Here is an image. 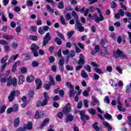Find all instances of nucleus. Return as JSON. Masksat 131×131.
<instances>
[{"label": "nucleus", "instance_id": "nucleus-1", "mask_svg": "<svg viewBox=\"0 0 131 131\" xmlns=\"http://www.w3.org/2000/svg\"><path fill=\"white\" fill-rule=\"evenodd\" d=\"M44 99L42 100V101H37L36 103V106L37 107V108L39 107H43L45 106H46V105H48V101H49V98L48 97V93L47 92H44Z\"/></svg>", "mask_w": 131, "mask_h": 131}, {"label": "nucleus", "instance_id": "nucleus-2", "mask_svg": "<svg viewBox=\"0 0 131 131\" xmlns=\"http://www.w3.org/2000/svg\"><path fill=\"white\" fill-rule=\"evenodd\" d=\"M113 57L114 58H119L121 57V59H125L126 58V55L123 54V52L119 49H117V51L114 52Z\"/></svg>", "mask_w": 131, "mask_h": 131}, {"label": "nucleus", "instance_id": "nucleus-3", "mask_svg": "<svg viewBox=\"0 0 131 131\" xmlns=\"http://www.w3.org/2000/svg\"><path fill=\"white\" fill-rule=\"evenodd\" d=\"M66 85L68 86V88H69L70 89L69 96L70 98H72V96H73V94H74V95L76 94V92L74 91V86H73V85H72L71 82H67L66 83Z\"/></svg>", "mask_w": 131, "mask_h": 131}, {"label": "nucleus", "instance_id": "nucleus-4", "mask_svg": "<svg viewBox=\"0 0 131 131\" xmlns=\"http://www.w3.org/2000/svg\"><path fill=\"white\" fill-rule=\"evenodd\" d=\"M12 84L14 86H17V79L13 78L12 79V76H9L7 80V86H11Z\"/></svg>", "mask_w": 131, "mask_h": 131}, {"label": "nucleus", "instance_id": "nucleus-5", "mask_svg": "<svg viewBox=\"0 0 131 131\" xmlns=\"http://www.w3.org/2000/svg\"><path fill=\"white\" fill-rule=\"evenodd\" d=\"M75 28V29L78 30L80 32H83V31H84V27H82V24L80 23L79 20H77L76 21Z\"/></svg>", "mask_w": 131, "mask_h": 131}, {"label": "nucleus", "instance_id": "nucleus-6", "mask_svg": "<svg viewBox=\"0 0 131 131\" xmlns=\"http://www.w3.org/2000/svg\"><path fill=\"white\" fill-rule=\"evenodd\" d=\"M39 49V47L33 43L31 46V50L34 57H38V54L37 53V50Z\"/></svg>", "mask_w": 131, "mask_h": 131}, {"label": "nucleus", "instance_id": "nucleus-7", "mask_svg": "<svg viewBox=\"0 0 131 131\" xmlns=\"http://www.w3.org/2000/svg\"><path fill=\"white\" fill-rule=\"evenodd\" d=\"M52 39V36L50 35V33H47L46 35L45 36L43 42H42V47H45L47 46V43L50 41Z\"/></svg>", "mask_w": 131, "mask_h": 131}, {"label": "nucleus", "instance_id": "nucleus-8", "mask_svg": "<svg viewBox=\"0 0 131 131\" xmlns=\"http://www.w3.org/2000/svg\"><path fill=\"white\" fill-rule=\"evenodd\" d=\"M78 112L80 114L81 120H84V119H86V120H89V119H90V117L85 115V110L79 111Z\"/></svg>", "mask_w": 131, "mask_h": 131}, {"label": "nucleus", "instance_id": "nucleus-9", "mask_svg": "<svg viewBox=\"0 0 131 131\" xmlns=\"http://www.w3.org/2000/svg\"><path fill=\"white\" fill-rule=\"evenodd\" d=\"M117 104H118L117 105L118 110H119V111H121V112H125V108L122 107V103H121V102H120V99L119 98L117 99Z\"/></svg>", "mask_w": 131, "mask_h": 131}, {"label": "nucleus", "instance_id": "nucleus-10", "mask_svg": "<svg viewBox=\"0 0 131 131\" xmlns=\"http://www.w3.org/2000/svg\"><path fill=\"white\" fill-rule=\"evenodd\" d=\"M49 27L48 26L41 27L39 28L38 32L40 34H43L46 31H48L49 30Z\"/></svg>", "mask_w": 131, "mask_h": 131}, {"label": "nucleus", "instance_id": "nucleus-11", "mask_svg": "<svg viewBox=\"0 0 131 131\" xmlns=\"http://www.w3.org/2000/svg\"><path fill=\"white\" fill-rule=\"evenodd\" d=\"M79 59L78 61V65H83L84 63H85V60H84V56L83 54H80L79 56Z\"/></svg>", "mask_w": 131, "mask_h": 131}, {"label": "nucleus", "instance_id": "nucleus-12", "mask_svg": "<svg viewBox=\"0 0 131 131\" xmlns=\"http://www.w3.org/2000/svg\"><path fill=\"white\" fill-rule=\"evenodd\" d=\"M71 110V106L70 103H68L66 107L63 110V113L64 114H67L68 113H69Z\"/></svg>", "mask_w": 131, "mask_h": 131}, {"label": "nucleus", "instance_id": "nucleus-13", "mask_svg": "<svg viewBox=\"0 0 131 131\" xmlns=\"http://www.w3.org/2000/svg\"><path fill=\"white\" fill-rule=\"evenodd\" d=\"M35 84L37 86L36 90H39L41 88V85L42 84V83L41 82V80L40 79H36L35 80Z\"/></svg>", "mask_w": 131, "mask_h": 131}, {"label": "nucleus", "instance_id": "nucleus-14", "mask_svg": "<svg viewBox=\"0 0 131 131\" xmlns=\"http://www.w3.org/2000/svg\"><path fill=\"white\" fill-rule=\"evenodd\" d=\"M94 10H95V8L94 7H90L89 8H86L85 10V13L83 14L84 16H88V14H89V13L94 12Z\"/></svg>", "mask_w": 131, "mask_h": 131}, {"label": "nucleus", "instance_id": "nucleus-15", "mask_svg": "<svg viewBox=\"0 0 131 131\" xmlns=\"http://www.w3.org/2000/svg\"><path fill=\"white\" fill-rule=\"evenodd\" d=\"M90 92H91V87H88L85 91L83 92V96H84V97H89V95H90Z\"/></svg>", "mask_w": 131, "mask_h": 131}, {"label": "nucleus", "instance_id": "nucleus-16", "mask_svg": "<svg viewBox=\"0 0 131 131\" xmlns=\"http://www.w3.org/2000/svg\"><path fill=\"white\" fill-rule=\"evenodd\" d=\"M73 116L72 115H69L66 118L65 122H70V121H72V120H73Z\"/></svg>", "mask_w": 131, "mask_h": 131}, {"label": "nucleus", "instance_id": "nucleus-17", "mask_svg": "<svg viewBox=\"0 0 131 131\" xmlns=\"http://www.w3.org/2000/svg\"><path fill=\"white\" fill-rule=\"evenodd\" d=\"M19 65H20V61H17L14 63L12 69V72H15V70H16V69L18 66H19Z\"/></svg>", "mask_w": 131, "mask_h": 131}, {"label": "nucleus", "instance_id": "nucleus-18", "mask_svg": "<svg viewBox=\"0 0 131 131\" xmlns=\"http://www.w3.org/2000/svg\"><path fill=\"white\" fill-rule=\"evenodd\" d=\"M92 105L95 106V105H100V102L99 100L95 97H92Z\"/></svg>", "mask_w": 131, "mask_h": 131}, {"label": "nucleus", "instance_id": "nucleus-19", "mask_svg": "<svg viewBox=\"0 0 131 131\" xmlns=\"http://www.w3.org/2000/svg\"><path fill=\"white\" fill-rule=\"evenodd\" d=\"M50 120V119L49 118H46L43 122V123L40 126V128H42L43 126H47L48 124H49V121Z\"/></svg>", "mask_w": 131, "mask_h": 131}, {"label": "nucleus", "instance_id": "nucleus-20", "mask_svg": "<svg viewBox=\"0 0 131 131\" xmlns=\"http://www.w3.org/2000/svg\"><path fill=\"white\" fill-rule=\"evenodd\" d=\"M99 123L98 122H95L94 124H92V127L96 130V131H99L100 128L99 126H98Z\"/></svg>", "mask_w": 131, "mask_h": 131}, {"label": "nucleus", "instance_id": "nucleus-21", "mask_svg": "<svg viewBox=\"0 0 131 131\" xmlns=\"http://www.w3.org/2000/svg\"><path fill=\"white\" fill-rule=\"evenodd\" d=\"M24 126H26V129L30 130L32 129V122H29L27 125H25Z\"/></svg>", "mask_w": 131, "mask_h": 131}, {"label": "nucleus", "instance_id": "nucleus-22", "mask_svg": "<svg viewBox=\"0 0 131 131\" xmlns=\"http://www.w3.org/2000/svg\"><path fill=\"white\" fill-rule=\"evenodd\" d=\"M105 19V17L103 16L102 15V13H100L99 15V18L98 17V19H95V22L96 23H99L100 21H103V20Z\"/></svg>", "mask_w": 131, "mask_h": 131}, {"label": "nucleus", "instance_id": "nucleus-23", "mask_svg": "<svg viewBox=\"0 0 131 131\" xmlns=\"http://www.w3.org/2000/svg\"><path fill=\"white\" fill-rule=\"evenodd\" d=\"M25 80V79L24 78V76L23 75H21L19 77L18 84H22V83H23V82H24Z\"/></svg>", "mask_w": 131, "mask_h": 131}, {"label": "nucleus", "instance_id": "nucleus-24", "mask_svg": "<svg viewBox=\"0 0 131 131\" xmlns=\"http://www.w3.org/2000/svg\"><path fill=\"white\" fill-rule=\"evenodd\" d=\"M3 38L7 39V40H11V39H14V36H13L12 35H4Z\"/></svg>", "mask_w": 131, "mask_h": 131}, {"label": "nucleus", "instance_id": "nucleus-25", "mask_svg": "<svg viewBox=\"0 0 131 131\" xmlns=\"http://www.w3.org/2000/svg\"><path fill=\"white\" fill-rule=\"evenodd\" d=\"M100 54L102 57H105L106 55H109V52L107 49H105V52L103 51H100Z\"/></svg>", "mask_w": 131, "mask_h": 131}, {"label": "nucleus", "instance_id": "nucleus-26", "mask_svg": "<svg viewBox=\"0 0 131 131\" xmlns=\"http://www.w3.org/2000/svg\"><path fill=\"white\" fill-rule=\"evenodd\" d=\"M81 76L83 77V78H89V76L88 75V74L84 71H81Z\"/></svg>", "mask_w": 131, "mask_h": 131}, {"label": "nucleus", "instance_id": "nucleus-27", "mask_svg": "<svg viewBox=\"0 0 131 131\" xmlns=\"http://www.w3.org/2000/svg\"><path fill=\"white\" fill-rule=\"evenodd\" d=\"M14 93H11L9 96L8 97V100L9 102H13L14 101V99L15 98V96L13 95Z\"/></svg>", "mask_w": 131, "mask_h": 131}, {"label": "nucleus", "instance_id": "nucleus-28", "mask_svg": "<svg viewBox=\"0 0 131 131\" xmlns=\"http://www.w3.org/2000/svg\"><path fill=\"white\" fill-rule=\"evenodd\" d=\"M26 80L28 82H32L34 80V77L33 76H29L27 78Z\"/></svg>", "mask_w": 131, "mask_h": 131}, {"label": "nucleus", "instance_id": "nucleus-29", "mask_svg": "<svg viewBox=\"0 0 131 131\" xmlns=\"http://www.w3.org/2000/svg\"><path fill=\"white\" fill-rule=\"evenodd\" d=\"M19 122H20V119L19 118L15 119L14 123L15 127H17V126H19Z\"/></svg>", "mask_w": 131, "mask_h": 131}, {"label": "nucleus", "instance_id": "nucleus-30", "mask_svg": "<svg viewBox=\"0 0 131 131\" xmlns=\"http://www.w3.org/2000/svg\"><path fill=\"white\" fill-rule=\"evenodd\" d=\"M57 7L58 9H64V2L63 1H60L58 3Z\"/></svg>", "mask_w": 131, "mask_h": 131}, {"label": "nucleus", "instance_id": "nucleus-31", "mask_svg": "<svg viewBox=\"0 0 131 131\" xmlns=\"http://www.w3.org/2000/svg\"><path fill=\"white\" fill-rule=\"evenodd\" d=\"M46 9L48 12H50V13H51L52 14H54V10L51 8L50 5H47L46 6Z\"/></svg>", "mask_w": 131, "mask_h": 131}, {"label": "nucleus", "instance_id": "nucleus-32", "mask_svg": "<svg viewBox=\"0 0 131 131\" xmlns=\"http://www.w3.org/2000/svg\"><path fill=\"white\" fill-rule=\"evenodd\" d=\"M104 117L108 120L112 119V116H111V115L109 114L108 113H106L104 115Z\"/></svg>", "mask_w": 131, "mask_h": 131}, {"label": "nucleus", "instance_id": "nucleus-33", "mask_svg": "<svg viewBox=\"0 0 131 131\" xmlns=\"http://www.w3.org/2000/svg\"><path fill=\"white\" fill-rule=\"evenodd\" d=\"M26 3L28 7H32V6H33V2H32V1L28 0L26 1Z\"/></svg>", "mask_w": 131, "mask_h": 131}, {"label": "nucleus", "instance_id": "nucleus-34", "mask_svg": "<svg viewBox=\"0 0 131 131\" xmlns=\"http://www.w3.org/2000/svg\"><path fill=\"white\" fill-rule=\"evenodd\" d=\"M60 23L62 24V25H66V22H65V18H64V16L63 15L60 16Z\"/></svg>", "mask_w": 131, "mask_h": 131}, {"label": "nucleus", "instance_id": "nucleus-35", "mask_svg": "<svg viewBox=\"0 0 131 131\" xmlns=\"http://www.w3.org/2000/svg\"><path fill=\"white\" fill-rule=\"evenodd\" d=\"M72 14L73 17H74L75 20H76V21H77V20H79L78 19V16L77 15V13L75 12V11H72Z\"/></svg>", "mask_w": 131, "mask_h": 131}, {"label": "nucleus", "instance_id": "nucleus-36", "mask_svg": "<svg viewBox=\"0 0 131 131\" xmlns=\"http://www.w3.org/2000/svg\"><path fill=\"white\" fill-rule=\"evenodd\" d=\"M70 57L73 58V57H75V51L74 50H71L69 54Z\"/></svg>", "mask_w": 131, "mask_h": 131}, {"label": "nucleus", "instance_id": "nucleus-37", "mask_svg": "<svg viewBox=\"0 0 131 131\" xmlns=\"http://www.w3.org/2000/svg\"><path fill=\"white\" fill-rule=\"evenodd\" d=\"M56 32H57V34L58 36H59V37H60V38H61L62 39H63V40H65V38L64 37V35H63V34H62V33H61L59 31H57Z\"/></svg>", "mask_w": 131, "mask_h": 131}, {"label": "nucleus", "instance_id": "nucleus-38", "mask_svg": "<svg viewBox=\"0 0 131 131\" xmlns=\"http://www.w3.org/2000/svg\"><path fill=\"white\" fill-rule=\"evenodd\" d=\"M94 70L96 71V73H98V74H103V71L98 68H95Z\"/></svg>", "mask_w": 131, "mask_h": 131}, {"label": "nucleus", "instance_id": "nucleus-39", "mask_svg": "<svg viewBox=\"0 0 131 131\" xmlns=\"http://www.w3.org/2000/svg\"><path fill=\"white\" fill-rule=\"evenodd\" d=\"M9 59V56L8 55L5 56L4 57L2 58L1 61V63H6V61Z\"/></svg>", "mask_w": 131, "mask_h": 131}, {"label": "nucleus", "instance_id": "nucleus-40", "mask_svg": "<svg viewBox=\"0 0 131 131\" xmlns=\"http://www.w3.org/2000/svg\"><path fill=\"white\" fill-rule=\"evenodd\" d=\"M66 68L68 71H72V70L74 69L72 66H70L69 65H67L66 66Z\"/></svg>", "mask_w": 131, "mask_h": 131}, {"label": "nucleus", "instance_id": "nucleus-41", "mask_svg": "<svg viewBox=\"0 0 131 131\" xmlns=\"http://www.w3.org/2000/svg\"><path fill=\"white\" fill-rule=\"evenodd\" d=\"M65 62V59L63 57H61L59 59V61L58 62V64H61V65H64V63Z\"/></svg>", "mask_w": 131, "mask_h": 131}, {"label": "nucleus", "instance_id": "nucleus-42", "mask_svg": "<svg viewBox=\"0 0 131 131\" xmlns=\"http://www.w3.org/2000/svg\"><path fill=\"white\" fill-rule=\"evenodd\" d=\"M28 95L30 98H32L34 96V91L33 90H30L28 92Z\"/></svg>", "mask_w": 131, "mask_h": 131}, {"label": "nucleus", "instance_id": "nucleus-43", "mask_svg": "<svg viewBox=\"0 0 131 131\" xmlns=\"http://www.w3.org/2000/svg\"><path fill=\"white\" fill-rule=\"evenodd\" d=\"M18 105L17 104H15L13 105V107H12L13 112H17V111H18Z\"/></svg>", "mask_w": 131, "mask_h": 131}, {"label": "nucleus", "instance_id": "nucleus-44", "mask_svg": "<svg viewBox=\"0 0 131 131\" xmlns=\"http://www.w3.org/2000/svg\"><path fill=\"white\" fill-rule=\"evenodd\" d=\"M34 118L35 119H38V118H40V116L39 115V112L38 111H37L35 113V115L34 116Z\"/></svg>", "mask_w": 131, "mask_h": 131}, {"label": "nucleus", "instance_id": "nucleus-45", "mask_svg": "<svg viewBox=\"0 0 131 131\" xmlns=\"http://www.w3.org/2000/svg\"><path fill=\"white\" fill-rule=\"evenodd\" d=\"M55 41L59 46L61 45V44L62 43V41H61V39L59 38L58 37L55 38Z\"/></svg>", "mask_w": 131, "mask_h": 131}, {"label": "nucleus", "instance_id": "nucleus-46", "mask_svg": "<svg viewBox=\"0 0 131 131\" xmlns=\"http://www.w3.org/2000/svg\"><path fill=\"white\" fill-rule=\"evenodd\" d=\"M75 32L72 31L71 32H68L67 33V35L69 38H71V37L74 34Z\"/></svg>", "mask_w": 131, "mask_h": 131}, {"label": "nucleus", "instance_id": "nucleus-47", "mask_svg": "<svg viewBox=\"0 0 131 131\" xmlns=\"http://www.w3.org/2000/svg\"><path fill=\"white\" fill-rule=\"evenodd\" d=\"M30 39H31V40H34L36 41L37 40V36H34L33 35L30 36Z\"/></svg>", "mask_w": 131, "mask_h": 131}, {"label": "nucleus", "instance_id": "nucleus-48", "mask_svg": "<svg viewBox=\"0 0 131 131\" xmlns=\"http://www.w3.org/2000/svg\"><path fill=\"white\" fill-rule=\"evenodd\" d=\"M14 10L16 13H19L21 11V8L18 6L14 7Z\"/></svg>", "mask_w": 131, "mask_h": 131}, {"label": "nucleus", "instance_id": "nucleus-49", "mask_svg": "<svg viewBox=\"0 0 131 131\" xmlns=\"http://www.w3.org/2000/svg\"><path fill=\"white\" fill-rule=\"evenodd\" d=\"M77 108L78 109H81L82 108V101H80L77 104Z\"/></svg>", "mask_w": 131, "mask_h": 131}, {"label": "nucleus", "instance_id": "nucleus-50", "mask_svg": "<svg viewBox=\"0 0 131 131\" xmlns=\"http://www.w3.org/2000/svg\"><path fill=\"white\" fill-rule=\"evenodd\" d=\"M84 68L86 71H88V72H92V69L91 68V66H90V65H87L84 67Z\"/></svg>", "mask_w": 131, "mask_h": 131}, {"label": "nucleus", "instance_id": "nucleus-51", "mask_svg": "<svg viewBox=\"0 0 131 131\" xmlns=\"http://www.w3.org/2000/svg\"><path fill=\"white\" fill-rule=\"evenodd\" d=\"M66 20H70L71 19V15L69 13H67L66 15Z\"/></svg>", "mask_w": 131, "mask_h": 131}, {"label": "nucleus", "instance_id": "nucleus-52", "mask_svg": "<svg viewBox=\"0 0 131 131\" xmlns=\"http://www.w3.org/2000/svg\"><path fill=\"white\" fill-rule=\"evenodd\" d=\"M50 84L51 85H54L55 84V80H54V78L50 77Z\"/></svg>", "mask_w": 131, "mask_h": 131}, {"label": "nucleus", "instance_id": "nucleus-53", "mask_svg": "<svg viewBox=\"0 0 131 131\" xmlns=\"http://www.w3.org/2000/svg\"><path fill=\"white\" fill-rule=\"evenodd\" d=\"M104 102H106V103H107V104H110V100H109V96H105L104 97Z\"/></svg>", "mask_w": 131, "mask_h": 131}, {"label": "nucleus", "instance_id": "nucleus-54", "mask_svg": "<svg viewBox=\"0 0 131 131\" xmlns=\"http://www.w3.org/2000/svg\"><path fill=\"white\" fill-rule=\"evenodd\" d=\"M58 67L61 72H64V64H58Z\"/></svg>", "mask_w": 131, "mask_h": 131}, {"label": "nucleus", "instance_id": "nucleus-55", "mask_svg": "<svg viewBox=\"0 0 131 131\" xmlns=\"http://www.w3.org/2000/svg\"><path fill=\"white\" fill-rule=\"evenodd\" d=\"M5 111H6V106L3 105L2 106H1V110H0V113H4V112H5Z\"/></svg>", "mask_w": 131, "mask_h": 131}, {"label": "nucleus", "instance_id": "nucleus-56", "mask_svg": "<svg viewBox=\"0 0 131 131\" xmlns=\"http://www.w3.org/2000/svg\"><path fill=\"white\" fill-rule=\"evenodd\" d=\"M89 112L90 114H92V115L96 114V111H95V109L94 108L89 109Z\"/></svg>", "mask_w": 131, "mask_h": 131}, {"label": "nucleus", "instance_id": "nucleus-57", "mask_svg": "<svg viewBox=\"0 0 131 131\" xmlns=\"http://www.w3.org/2000/svg\"><path fill=\"white\" fill-rule=\"evenodd\" d=\"M49 61L50 63H54L55 62V57L54 56H51L49 58Z\"/></svg>", "mask_w": 131, "mask_h": 131}, {"label": "nucleus", "instance_id": "nucleus-58", "mask_svg": "<svg viewBox=\"0 0 131 131\" xmlns=\"http://www.w3.org/2000/svg\"><path fill=\"white\" fill-rule=\"evenodd\" d=\"M11 93H13V95L14 97H15V96H16V97H18V96H19V95H20V92L19 91H13Z\"/></svg>", "mask_w": 131, "mask_h": 131}, {"label": "nucleus", "instance_id": "nucleus-59", "mask_svg": "<svg viewBox=\"0 0 131 131\" xmlns=\"http://www.w3.org/2000/svg\"><path fill=\"white\" fill-rule=\"evenodd\" d=\"M20 71L21 73H27V69H26L25 67L21 68Z\"/></svg>", "mask_w": 131, "mask_h": 131}, {"label": "nucleus", "instance_id": "nucleus-60", "mask_svg": "<svg viewBox=\"0 0 131 131\" xmlns=\"http://www.w3.org/2000/svg\"><path fill=\"white\" fill-rule=\"evenodd\" d=\"M124 104L125 106V107H126L127 108V107H131V104H129L128 103V102H127V100H125L124 102Z\"/></svg>", "mask_w": 131, "mask_h": 131}, {"label": "nucleus", "instance_id": "nucleus-61", "mask_svg": "<svg viewBox=\"0 0 131 131\" xmlns=\"http://www.w3.org/2000/svg\"><path fill=\"white\" fill-rule=\"evenodd\" d=\"M32 65L33 67H37L38 66L39 63L37 62V61H33L32 63Z\"/></svg>", "mask_w": 131, "mask_h": 131}, {"label": "nucleus", "instance_id": "nucleus-62", "mask_svg": "<svg viewBox=\"0 0 131 131\" xmlns=\"http://www.w3.org/2000/svg\"><path fill=\"white\" fill-rule=\"evenodd\" d=\"M119 14H120V16H121V17H123V16H124V11H123L122 9H120L119 10Z\"/></svg>", "mask_w": 131, "mask_h": 131}, {"label": "nucleus", "instance_id": "nucleus-63", "mask_svg": "<svg viewBox=\"0 0 131 131\" xmlns=\"http://www.w3.org/2000/svg\"><path fill=\"white\" fill-rule=\"evenodd\" d=\"M0 45H8V41H7L5 40H0Z\"/></svg>", "mask_w": 131, "mask_h": 131}, {"label": "nucleus", "instance_id": "nucleus-64", "mask_svg": "<svg viewBox=\"0 0 131 131\" xmlns=\"http://www.w3.org/2000/svg\"><path fill=\"white\" fill-rule=\"evenodd\" d=\"M70 52V51H69V50L66 49V50L62 51V54H63V55H69Z\"/></svg>", "mask_w": 131, "mask_h": 131}]
</instances>
